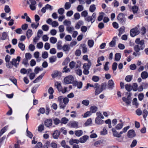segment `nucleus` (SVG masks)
Instances as JSON below:
<instances>
[{
	"label": "nucleus",
	"mask_w": 148,
	"mask_h": 148,
	"mask_svg": "<svg viewBox=\"0 0 148 148\" xmlns=\"http://www.w3.org/2000/svg\"><path fill=\"white\" fill-rule=\"evenodd\" d=\"M117 19L119 22L122 24L124 25L125 24L126 18L125 14L122 13H119L117 16Z\"/></svg>",
	"instance_id": "1"
},
{
	"label": "nucleus",
	"mask_w": 148,
	"mask_h": 148,
	"mask_svg": "<svg viewBox=\"0 0 148 148\" xmlns=\"http://www.w3.org/2000/svg\"><path fill=\"white\" fill-rule=\"evenodd\" d=\"M74 77L72 75H68L65 77L64 79L65 84H69L72 83L74 82Z\"/></svg>",
	"instance_id": "2"
},
{
	"label": "nucleus",
	"mask_w": 148,
	"mask_h": 148,
	"mask_svg": "<svg viewBox=\"0 0 148 148\" xmlns=\"http://www.w3.org/2000/svg\"><path fill=\"white\" fill-rule=\"evenodd\" d=\"M140 31L137 27H135L131 29L130 32V36L132 37H134L135 36L138 34Z\"/></svg>",
	"instance_id": "3"
},
{
	"label": "nucleus",
	"mask_w": 148,
	"mask_h": 148,
	"mask_svg": "<svg viewBox=\"0 0 148 148\" xmlns=\"http://www.w3.org/2000/svg\"><path fill=\"white\" fill-rule=\"evenodd\" d=\"M20 59L21 57L19 56H18L17 57L16 59H13L10 62V63L12 65H14L16 67H17L19 64Z\"/></svg>",
	"instance_id": "4"
},
{
	"label": "nucleus",
	"mask_w": 148,
	"mask_h": 148,
	"mask_svg": "<svg viewBox=\"0 0 148 148\" xmlns=\"http://www.w3.org/2000/svg\"><path fill=\"white\" fill-rule=\"evenodd\" d=\"M144 48L143 46L140 45H135L134 47L135 51L136 53H138L140 50H142Z\"/></svg>",
	"instance_id": "5"
},
{
	"label": "nucleus",
	"mask_w": 148,
	"mask_h": 148,
	"mask_svg": "<svg viewBox=\"0 0 148 148\" xmlns=\"http://www.w3.org/2000/svg\"><path fill=\"white\" fill-rule=\"evenodd\" d=\"M136 135L134 131L133 130H130L128 132L127 136L129 138H132L135 137Z\"/></svg>",
	"instance_id": "6"
},
{
	"label": "nucleus",
	"mask_w": 148,
	"mask_h": 148,
	"mask_svg": "<svg viewBox=\"0 0 148 148\" xmlns=\"http://www.w3.org/2000/svg\"><path fill=\"white\" fill-rule=\"evenodd\" d=\"M112 131L113 133V135L114 137L117 138H120L121 136L120 134V132L119 133L116 130L115 128H112Z\"/></svg>",
	"instance_id": "7"
},
{
	"label": "nucleus",
	"mask_w": 148,
	"mask_h": 148,
	"mask_svg": "<svg viewBox=\"0 0 148 148\" xmlns=\"http://www.w3.org/2000/svg\"><path fill=\"white\" fill-rule=\"evenodd\" d=\"M60 133V132L58 130L55 131L52 135L53 138L55 139H58Z\"/></svg>",
	"instance_id": "8"
},
{
	"label": "nucleus",
	"mask_w": 148,
	"mask_h": 148,
	"mask_svg": "<svg viewBox=\"0 0 148 148\" xmlns=\"http://www.w3.org/2000/svg\"><path fill=\"white\" fill-rule=\"evenodd\" d=\"M114 83L112 79L109 80L108 82V86L109 88L112 89L114 87Z\"/></svg>",
	"instance_id": "9"
},
{
	"label": "nucleus",
	"mask_w": 148,
	"mask_h": 148,
	"mask_svg": "<svg viewBox=\"0 0 148 148\" xmlns=\"http://www.w3.org/2000/svg\"><path fill=\"white\" fill-rule=\"evenodd\" d=\"M88 136L87 135L84 136L79 139L80 142L82 143H84L88 139Z\"/></svg>",
	"instance_id": "10"
},
{
	"label": "nucleus",
	"mask_w": 148,
	"mask_h": 148,
	"mask_svg": "<svg viewBox=\"0 0 148 148\" xmlns=\"http://www.w3.org/2000/svg\"><path fill=\"white\" fill-rule=\"evenodd\" d=\"M91 65V63L90 60H88L87 64L84 63V64L83 68L84 69H89L90 66Z\"/></svg>",
	"instance_id": "11"
},
{
	"label": "nucleus",
	"mask_w": 148,
	"mask_h": 148,
	"mask_svg": "<svg viewBox=\"0 0 148 148\" xmlns=\"http://www.w3.org/2000/svg\"><path fill=\"white\" fill-rule=\"evenodd\" d=\"M52 121L51 119H48L46 120L45 122V125L47 127H49L51 125Z\"/></svg>",
	"instance_id": "12"
},
{
	"label": "nucleus",
	"mask_w": 148,
	"mask_h": 148,
	"mask_svg": "<svg viewBox=\"0 0 148 148\" xmlns=\"http://www.w3.org/2000/svg\"><path fill=\"white\" fill-rule=\"evenodd\" d=\"M132 10L133 13L134 14L137 13L138 11L139 10V8L137 6L134 5L132 7Z\"/></svg>",
	"instance_id": "13"
},
{
	"label": "nucleus",
	"mask_w": 148,
	"mask_h": 148,
	"mask_svg": "<svg viewBox=\"0 0 148 148\" xmlns=\"http://www.w3.org/2000/svg\"><path fill=\"white\" fill-rule=\"evenodd\" d=\"M141 76L143 79H145L148 77V73L145 71H143L141 74Z\"/></svg>",
	"instance_id": "14"
},
{
	"label": "nucleus",
	"mask_w": 148,
	"mask_h": 148,
	"mask_svg": "<svg viewBox=\"0 0 148 148\" xmlns=\"http://www.w3.org/2000/svg\"><path fill=\"white\" fill-rule=\"evenodd\" d=\"M125 29V28L124 26H122L119 29V33L118 34V36H120L121 34L124 32Z\"/></svg>",
	"instance_id": "15"
},
{
	"label": "nucleus",
	"mask_w": 148,
	"mask_h": 148,
	"mask_svg": "<svg viewBox=\"0 0 148 148\" xmlns=\"http://www.w3.org/2000/svg\"><path fill=\"white\" fill-rule=\"evenodd\" d=\"M104 121L99 118H96L95 120V122L97 124L99 125L103 124Z\"/></svg>",
	"instance_id": "16"
},
{
	"label": "nucleus",
	"mask_w": 148,
	"mask_h": 148,
	"mask_svg": "<svg viewBox=\"0 0 148 148\" xmlns=\"http://www.w3.org/2000/svg\"><path fill=\"white\" fill-rule=\"evenodd\" d=\"M44 73L40 75L37 78H36L33 82L34 83H36L38 82L41 79L44 75Z\"/></svg>",
	"instance_id": "17"
},
{
	"label": "nucleus",
	"mask_w": 148,
	"mask_h": 148,
	"mask_svg": "<svg viewBox=\"0 0 148 148\" xmlns=\"http://www.w3.org/2000/svg\"><path fill=\"white\" fill-rule=\"evenodd\" d=\"M55 85L56 87L59 91L61 90L62 86L61 84L58 82H56L55 83Z\"/></svg>",
	"instance_id": "18"
},
{
	"label": "nucleus",
	"mask_w": 148,
	"mask_h": 148,
	"mask_svg": "<svg viewBox=\"0 0 148 148\" xmlns=\"http://www.w3.org/2000/svg\"><path fill=\"white\" fill-rule=\"evenodd\" d=\"M125 87L127 90L128 92H130L133 89V87L130 84H126Z\"/></svg>",
	"instance_id": "19"
},
{
	"label": "nucleus",
	"mask_w": 148,
	"mask_h": 148,
	"mask_svg": "<svg viewBox=\"0 0 148 148\" xmlns=\"http://www.w3.org/2000/svg\"><path fill=\"white\" fill-rule=\"evenodd\" d=\"M121 56L120 53H117L115 55V60L116 61H119L121 58Z\"/></svg>",
	"instance_id": "20"
},
{
	"label": "nucleus",
	"mask_w": 148,
	"mask_h": 148,
	"mask_svg": "<svg viewBox=\"0 0 148 148\" xmlns=\"http://www.w3.org/2000/svg\"><path fill=\"white\" fill-rule=\"evenodd\" d=\"M80 142V140L77 139H71L69 141V143L71 145H73L74 143L78 144Z\"/></svg>",
	"instance_id": "21"
},
{
	"label": "nucleus",
	"mask_w": 148,
	"mask_h": 148,
	"mask_svg": "<svg viewBox=\"0 0 148 148\" xmlns=\"http://www.w3.org/2000/svg\"><path fill=\"white\" fill-rule=\"evenodd\" d=\"M84 24V22L82 21H79L76 25L75 28L76 29H79L80 27Z\"/></svg>",
	"instance_id": "22"
},
{
	"label": "nucleus",
	"mask_w": 148,
	"mask_h": 148,
	"mask_svg": "<svg viewBox=\"0 0 148 148\" xmlns=\"http://www.w3.org/2000/svg\"><path fill=\"white\" fill-rule=\"evenodd\" d=\"M70 125V126L73 128H77L78 127V123L75 121L71 123Z\"/></svg>",
	"instance_id": "23"
},
{
	"label": "nucleus",
	"mask_w": 148,
	"mask_h": 148,
	"mask_svg": "<svg viewBox=\"0 0 148 148\" xmlns=\"http://www.w3.org/2000/svg\"><path fill=\"white\" fill-rule=\"evenodd\" d=\"M75 134L76 136L79 137L82 135L83 132L82 130L75 131Z\"/></svg>",
	"instance_id": "24"
},
{
	"label": "nucleus",
	"mask_w": 148,
	"mask_h": 148,
	"mask_svg": "<svg viewBox=\"0 0 148 148\" xmlns=\"http://www.w3.org/2000/svg\"><path fill=\"white\" fill-rule=\"evenodd\" d=\"M148 114V112L146 110L144 109L143 111V115L144 119L145 120H146V118Z\"/></svg>",
	"instance_id": "25"
},
{
	"label": "nucleus",
	"mask_w": 148,
	"mask_h": 148,
	"mask_svg": "<svg viewBox=\"0 0 148 148\" xmlns=\"http://www.w3.org/2000/svg\"><path fill=\"white\" fill-rule=\"evenodd\" d=\"M85 20L88 22L90 21L91 23H92L94 22L93 20H92V17L90 16H88L85 18Z\"/></svg>",
	"instance_id": "26"
},
{
	"label": "nucleus",
	"mask_w": 148,
	"mask_h": 148,
	"mask_svg": "<svg viewBox=\"0 0 148 148\" xmlns=\"http://www.w3.org/2000/svg\"><path fill=\"white\" fill-rule=\"evenodd\" d=\"M80 46L82 47V52L84 53H85L87 52V49L86 47V45L85 44H81Z\"/></svg>",
	"instance_id": "27"
},
{
	"label": "nucleus",
	"mask_w": 148,
	"mask_h": 148,
	"mask_svg": "<svg viewBox=\"0 0 148 148\" xmlns=\"http://www.w3.org/2000/svg\"><path fill=\"white\" fill-rule=\"evenodd\" d=\"M123 125V123H119L115 127V128L117 130H119L122 129Z\"/></svg>",
	"instance_id": "28"
},
{
	"label": "nucleus",
	"mask_w": 148,
	"mask_h": 148,
	"mask_svg": "<svg viewBox=\"0 0 148 148\" xmlns=\"http://www.w3.org/2000/svg\"><path fill=\"white\" fill-rule=\"evenodd\" d=\"M19 48L22 50L24 51L25 49V45L22 42H19L18 44Z\"/></svg>",
	"instance_id": "29"
},
{
	"label": "nucleus",
	"mask_w": 148,
	"mask_h": 148,
	"mask_svg": "<svg viewBox=\"0 0 148 148\" xmlns=\"http://www.w3.org/2000/svg\"><path fill=\"white\" fill-rule=\"evenodd\" d=\"M32 34V31L31 29H28L26 33V35L28 38L31 37Z\"/></svg>",
	"instance_id": "30"
},
{
	"label": "nucleus",
	"mask_w": 148,
	"mask_h": 148,
	"mask_svg": "<svg viewBox=\"0 0 148 148\" xmlns=\"http://www.w3.org/2000/svg\"><path fill=\"white\" fill-rule=\"evenodd\" d=\"M68 121L69 120L66 117H64L61 119L60 121V123H61L66 124Z\"/></svg>",
	"instance_id": "31"
},
{
	"label": "nucleus",
	"mask_w": 148,
	"mask_h": 148,
	"mask_svg": "<svg viewBox=\"0 0 148 148\" xmlns=\"http://www.w3.org/2000/svg\"><path fill=\"white\" fill-rule=\"evenodd\" d=\"M97 110V107L95 106H91L90 108V111L92 113H95Z\"/></svg>",
	"instance_id": "32"
},
{
	"label": "nucleus",
	"mask_w": 148,
	"mask_h": 148,
	"mask_svg": "<svg viewBox=\"0 0 148 148\" xmlns=\"http://www.w3.org/2000/svg\"><path fill=\"white\" fill-rule=\"evenodd\" d=\"M7 36V33L6 32H3L2 33V36L0 38V40H4L6 39Z\"/></svg>",
	"instance_id": "33"
},
{
	"label": "nucleus",
	"mask_w": 148,
	"mask_h": 148,
	"mask_svg": "<svg viewBox=\"0 0 148 148\" xmlns=\"http://www.w3.org/2000/svg\"><path fill=\"white\" fill-rule=\"evenodd\" d=\"M62 49L64 51H68L70 49V47L68 45H65L63 46Z\"/></svg>",
	"instance_id": "34"
},
{
	"label": "nucleus",
	"mask_w": 148,
	"mask_h": 148,
	"mask_svg": "<svg viewBox=\"0 0 148 148\" xmlns=\"http://www.w3.org/2000/svg\"><path fill=\"white\" fill-rule=\"evenodd\" d=\"M56 60V57L52 56L49 58V62L51 63H53L55 62Z\"/></svg>",
	"instance_id": "35"
},
{
	"label": "nucleus",
	"mask_w": 148,
	"mask_h": 148,
	"mask_svg": "<svg viewBox=\"0 0 148 148\" xmlns=\"http://www.w3.org/2000/svg\"><path fill=\"white\" fill-rule=\"evenodd\" d=\"M57 41V39L54 37H51L50 38V42L52 44L55 43Z\"/></svg>",
	"instance_id": "36"
},
{
	"label": "nucleus",
	"mask_w": 148,
	"mask_h": 148,
	"mask_svg": "<svg viewBox=\"0 0 148 148\" xmlns=\"http://www.w3.org/2000/svg\"><path fill=\"white\" fill-rule=\"evenodd\" d=\"M10 80L14 84L16 85L17 80L14 77L11 76L10 77Z\"/></svg>",
	"instance_id": "37"
},
{
	"label": "nucleus",
	"mask_w": 148,
	"mask_h": 148,
	"mask_svg": "<svg viewBox=\"0 0 148 148\" xmlns=\"http://www.w3.org/2000/svg\"><path fill=\"white\" fill-rule=\"evenodd\" d=\"M62 42L60 41H58L57 44V49L59 50H61L62 49L63 47L61 45Z\"/></svg>",
	"instance_id": "38"
},
{
	"label": "nucleus",
	"mask_w": 148,
	"mask_h": 148,
	"mask_svg": "<svg viewBox=\"0 0 148 148\" xmlns=\"http://www.w3.org/2000/svg\"><path fill=\"white\" fill-rule=\"evenodd\" d=\"M96 8L95 5H92L90 7L89 10L90 12H93L95 11Z\"/></svg>",
	"instance_id": "39"
},
{
	"label": "nucleus",
	"mask_w": 148,
	"mask_h": 148,
	"mask_svg": "<svg viewBox=\"0 0 148 148\" xmlns=\"http://www.w3.org/2000/svg\"><path fill=\"white\" fill-rule=\"evenodd\" d=\"M71 7V3L69 2H66L64 5V8L66 10H69Z\"/></svg>",
	"instance_id": "40"
},
{
	"label": "nucleus",
	"mask_w": 148,
	"mask_h": 148,
	"mask_svg": "<svg viewBox=\"0 0 148 148\" xmlns=\"http://www.w3.org/2000/svg\"><path fill=\"white\" fill-rule=\"evenodd\" d=\"M48 54L47 52L44 51L42 52V56L43 58L44 59H46L48 57Z\"/></svg>",
	"instance_id": "41"
},
{
	"label": "nucleus",
	"mask_w": 148,
	"mask_h": 148,
	"mask_svg": "<svg viewBox=\"0 0 148 148\" xmlns=\"http://www.w3.org/2000/svg\"><path fill=\"white\" fill-rule=\"evenodd\" d=\"M89 101L88 100H83L82 102V103L86 106H88L89 103Z\"/></svg>",
	"instance_id": "42"
},
{
	"label": "nucleus",
	"mask_w": 148,
	"mask_h": 148,
	"mask_svg": "<svg viewBox=\"0 0 148 148\" xmlns=\"http://www.w3.org/2000/svg\"><path fill=\"white\" fill-rule=\"evenodd\" d=\"M63 24L64 25L67 26H69L71 24V22L67 20H65L63 22Z\"/></svg>",
	"instance_id": "43"
},
{
	"label": "nucleus",
	"mask_w": 148,
	"mask_h": 148,
	"mask_svg": "<svg viewBox=\"0 0 148 148\" xmlns=\"http://www.w3.org/2000/svg\"><path fill=\"white\" fill-rule=\"evenodd\" d=\"M94 43V41L92 40H89L88 41V44L90 47H93Z\"/></svg>",
	"instance_id": "44"
},
{
	"label": "nucleus",
	"mask_w": 148,
	"mask_h": 148,
	"mask_svg": "<svg viewBox=\"0 0 148 148\" xmlns=\"http://www.w3.org/2000/svg\"><path fill=\"white\" fill-rule=\"evenodd\" d=\"M132 103L133 105H135L136 108L138 107V103L137 102V99L136 98H135L133 99Z\"/></svg>",
	"instance_id": "45"
},
{
	"label": "nucleus",
	"mask_w": 148,
	"mask_h": 148,
	"mask_svg": "<svg viewBox=\"0 0 148 148\" xmlns=\"http://www.w3.org/2000/svg\"><path fill=\"white\" fill-rule=\"evenodd\" d=\"M130 127L129 126L125 127L123 129L122 131L120 132V134H122L124 133H125L127 130L129 129Z\"/></svg>",
	"instance_id": "46"
},
{
	"label": "nucleus",
	"mask_w": 148,
	"mask_h": 148,
	"mask_svg": "<svg viewBox=\"0 0 148 148\" xmlns=\"http://www.w3.org/2000/svg\"><path fill=\"white\" fill-rule=\"evenodd\" d=\"M44 130V125L42 124L40 125L38 127V130L39 132H41Z\"/></svg>",
	"instance_id": "47"
},
{
	"label": "nucleus",
	"mask_w": 148,
	"mask_h": 148,
	"mask_svg": "<svg viewBox=\"0 0 148 148\" xmlns=\"http://www.w3.org/2000/svg\"><path fill=\"white\" fill-rule=\"evenodd\" d=\"M59 32L60 33L63 32L64 30V25H60L58 27Z\"/></svg>",
	"instance_id": "48"
},
{
	"label": "nucleus",
	"mask_w": 148,
	"mask_h": 148,
	"mask_svg": "<svg viewBox=\"0 0 148 148\" xmlns=\"http://www.w3.org/2000/svg\"><path fill=\"white\" fill-rule=\"evenodd\" d=\"M132 76L131 75H128L125 78V80L127 82H130L132 80Z\"/></svg>",
	"instance_id": "49"
},
{
	"label": "nucleus",
	"mask_w": 148,
	"mask_h": 148,
	"mask_svg": "<svg viewBox=\"0 0 148 148\" xmlns=\"http://www.w3.org/2000/svg\"><path fill=\"white\" fill-rule=\"evenodd\" d=\"M28 62V60L25 58L23 60L22 63L24 64V65L26 67L27 66L29 65Z\"/></svg>",
	"instance_id": "50"
},
{
	"label": "nucleus",
	"mask_w": 148,
	"mask_h": 148,
	"mask_svg": "<svg viewBox=\"0 0 148 148\" xmlns=\"http://www.w3.org/2000/svg\"><path fill=\"white\" fill-rule=\"evenodd\" d=\"M42 29L44 31H47L49 30V27L47 25H42Z\"/></svg>",
	"instance_id": "51"
},
{
	"label": "nucleus",
	"mask_w": 148,
	"mask_h": 148,
	"mask_svg": "<svg viewBox=\"0 0 148 148\" xmlns=\"http://www.w3.org/2000/svg\"><path fill=\"white\" fill-rule=\"evenodd\" d=\"M25 57L28 60H30L32 57V55L29 53H27L25 54Z\"/></svg>",
	"instance_id": "52"
},
{
	"label": "nucleus",
	"mask_w": 148,
	"mask_h": 148,
	"mask_svg": "<svg viewBox=\"0 0 148 148\" xmlns=\"http://www.w3.org/2000/svg\"><path fill=\"white\" fill-rule=\"evenodd\" d=\"M4 10L6 13H8L10 11V9L9 6L6 5L5 6Z\"/></svg>",
	"instance_id": "53"
},
{
	"label": "nucleus",
	"mask_w": 148,
	"mask_h": 148,
	"mask_svg": "<svg viewBox=\"0 0 148 148\" xmlns=\"http://www.w3.org/2000/svg\"><path fill=\"white\" fill-rule=\"evenodd\" d=\"M26 132L27 134V136L30 138H32L33 137V134L31 132L28 130L27 128Z\"/></svg>",
	"instance_id": "54"
},
{
	"label": "nucleus",
	"mask_w": 148,
	"mask_h": 148,
	"mask_svg": "<svg viewBox=\"0 0 148 148\" xmlns=\"http://www.w3.org/2000/svg\"><path fill=\"white\" fill-rule=\"evenodd\" d=\"M137 143V140H134L130 145V147L131 148H133L136 145Z\"/></svg>",
	"instance_id": "55"
},
{
	"label": "nucleus",
	"mask_w": 148,
	"mask_h": 148,
	"mask_svg": "<svg viewBox=\"0 0 148 148\" xmlns=\"http://www.w3.org/2000/svg\"><path fill=\"white\" fill-rule=\"evenodd\" d=\"M74 30V29L73 27L67 26L66 28V30L68 32H70L73 31Z\"/></svg>",
	"instance_id": "56"
},
{
	"label": "nucleus",
	"mask_w": 148,
	"mask_h": 148,
	"mask_svg": "<svg viewBox=\"0 0 148 148\" xmlns=\"http://www.w3.org/2000/svg\"><path fill=\"white\" fill-rule=\"evenodd\" d=\"M102 91L99 88L96 89L95 91V95H97L99 94L100 92H102Z\"/></svg>",
	"instance_id": "57"
},
{
	"label": "nucleus",
	"mask_w": 148,
	"mask_h": 148,
	"mask_svg": "<svg viewBox=\"0 0 148 148\" xmlns=\"http://www.w3.org/2000/svg\"><path fill=\"white\" fill-rule=\"evenodd\" d=\"M122 100L124 102H125L127 104H129L131 102V100H128L126 99L125 97L122 98Z\"/></svg>",
	"instance_id": "58"
},
{
	"label": "nucleus",
	"mask_w": 148,
	"mask_h": 148,
	"mask_svg": "<svg viewBox=\"0 0 148 148\" xmlns=\"http://www.w3.org/2000/svg\"><path fill=\"white\" fill-rule=\"evenodd\" d=\"M138 85L136 83H134L133 84V86L132 87H133V90L134 91H136L138 90L137 88Z\"/></svg>",
	"instance_id": "59"
},
{
	"label": "nucleus",
	"mask_w": 148,
	"mask_h": 148,
	"mask_svg": "<svg viewBox=\"0 0 148 148\" xmlns=\"http://www.w3.org/2000/svg\"><path fill=\"white\" fill-rule=\"evenodd\" d=\"M106 85L107 84L106 83H103L102 84L100 89L102 91L106 89Z\"/></svg>",
	"instance_id": "60"
},
{
	"label": "nucleus",
	"mask_w": 148,
	"mask_h": 148,
	"mask_svg": "<svg viewBox=\"0 0 148 148\" xmlns=\"http://www.w3.org/2000/svg\"><path fill=\"white\" fill-rule=\"evenodd\" d=\"M117 66V64L116 62H114L113 63L112 66V68L113 71H115L116 70Z\"/></svg>",
	"instance_id": "61"
},
{
	"label": "nucleus",
	"mask_w": 148,
	"mask_h": 148,
	"mask_svg": "<svg viewBox=\"0 0 148 148\" xmlns=\"http://www.w3.org/2000/svg\"><path fill=\"white\" fill-rule=\"evenodd\" d=\"M77 10L79 12H80L84 10V7L82 5H79L77 8Z\"/></svg>",
	"instance_id": "62"
},
{
	"label": "nucleus",
	"mask_w": 148,
	"mask_h": 148,
	"mask_svg": "<svg viewBox=\"0 0 148 148\" xmlns=\"http://www.w3.org/2000/svg\"><path fill=\"white\" fill-rule=\"evenodd\" d=\"M92 122V120L90 118L88 119L87 121L85 122L84 124L85 126H87L90 124Z\"/></svg>",
	"instance_id": "63"
},
{
	"label": "nucleus",
	"mask_w": 148,
	"mask_h": 148,
	"mask_svg": "<svg viewBox=\"0 0 148 148\" xmlns=\"http://www.w3.org/2000/svg\"><path fill=\"white\" fill-rule=\"evenodd\" d=\"M58 72L57 71H54L53 74H51L52 77L53 78H55L58 76Z\"/></svg>",
	"instance_id": "64"
}]
</instances>
